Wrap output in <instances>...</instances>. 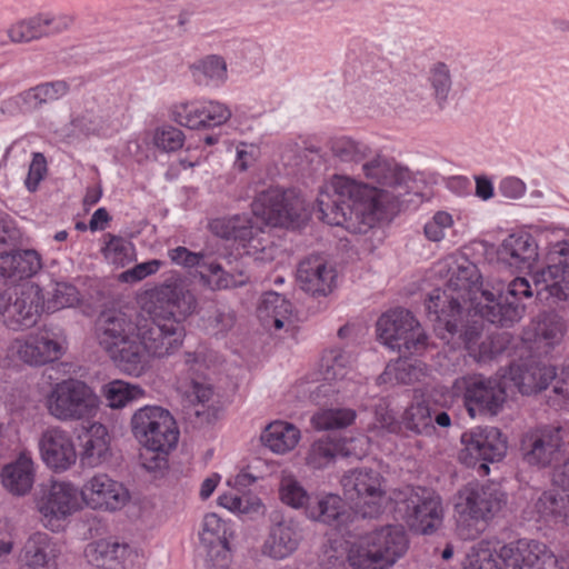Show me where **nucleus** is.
<instances>
[{
  "label": "nucleus",
  "mask_w": 569,
  "mask_h": 569,
  "mask_svg": "<svg viewBox=\"0 0 569 569\" xmlns=\"http://www.w3.org/2000/svg\"><path fill=\"white\" fill-rule=\"evenodd\" d=\"M462 448L459 461L468 468L477 469L480 476L490 472L489 465L501 461L508 450V439L492 426H478L465 431L460 438Z\"/></svg>",
  "instance_id": "7"
},
{
  "label": "nucleus",
  "mask_w": 569,
  "mask_h": 569,
  "mask_svg": "<svg viewBox=\"0 0 569 569\" xmlns=\"http://www.w3.org/2000/svg\"><path fill=\"white\" fill-rule=\"evenodd\" d=\"M509 376L519 391L527 396L547 389L555 380L553 395L548 397L547 403L556 410L569 409V365L563 366L558 375L555 366L530 357L519 363H511Z\"/></svg>",
  "instance_id": "6"
},
{
  "label": "nucleus",
  "mask_w": 569,
  "mask_h": 569,
  "mask_svg": "<svg viewBox=\"0 0 569 569\" xmlns=\"http://www.w3.org/2000/svg\"><path fill=\"white\" fill-rule=\"evenodd\" d=\"M498 558L509 569H556L557 557L541 541L518 539L503 545Z\"/></svg>",
  "instance_id": "19"
},
{
  "label": "nucleus",
  "mask_w": 569,
  "mask_h": 569,
  "mask_svg": "<svg viewBox=\"0 0 569 569\" xmlns=\"http://www.w3.org/2000/svg\"><path fill=\"white\" fill-rule=\"evenodd\" d=\"M452 226L453 219L449 212L437 211L425 224L423 233L428 240L439 242L445 238L446 230L452 228Z\"/></svg>",
  "instance_id": "56"
},
{
  "label": "nucleus",
  "mask_w": 569,
  "mask_h": 569,
  "mask_svg": "<svg viewBox=\"0 0 569 569\" xmlns=\"http://www.w3.org/2000/svg\"><path fill=\"white\" fill-rule=\"evenodd\" d=\"M131 432L138 442L151 451L174 449L179 440V428L168 409L160 406H144L131 417Z\"/></svg>",
  "instance_id": "8"
},
{
  "label": "nucleus",
  "mask_w": 569,
  "mask_h": 569,
  "mask_svg": "<svg viewBox=\"0 0 569 569\" xmlns=\"http://www.w3.org/2000/svg\"><path fill=\"white\" fill-rule=\"evenodd\" d=\"M498 553L499 551H492L490 548L483 547L482 543L472 547L467 555L463 569H509L498 558Z\"/></svg>",
  "instance_id": "53"
},
{
  "label": "nucleus",
  "mask_w": 569,
  "mask_h": 569,
  "mask_svg": "<svg viewBox=\"0 0 569 569\" xmlns=\"http://www.w3.org/2000/svg\"><path fill=\"white\" fill-rule=\"evenodd\" d=\"M332 154L342 162H360L368 157L370 148L349 137L333 138L329 142Z\"/></svg>",
  "instance_id": "47"
},
{
  "label": "nucleus",
  "mask_w": 569,
  "mask_h": 569,
  "mask_svg": "<svg viewBox=\"0 0 569 569\" xmlns=\"http://www.w3.org/2000/svg\"><path fill=\"white\" fill-rule=\"evenodd\" d=\"M209 227L217 237L233 240L242 247L250 246L251 241L261 232V228L248 214L213 219Z\"/></svg>",
  "instance_id": "34"
},
{
  "label": "nucleus",
  "mask_w": 569,
  "mask_h": 569,
  "mask_svg": "<svg viewBox=\"0 0 569 569\" xmlns=\"http://www.w3.org/2000/svg\"><path fill=\"white\" fill-rule=\"evenodd\" d=\"M43 289L39 286H31L28 291H22L4 313V325L13 331L26 330L33 327L43 312Z\"/></svg>",
  "instance_id": "31"
},
{
  "label": "nucleus",
  "mask_w": 569,
  "mask_h": 569,
  "mask_svg": "<svg viewBox=\"0 0 569 569\" xmlns=\"http://www.w3.org/2000/svg\"><path fill=\"white\" fill-rule=\"evenodd\" d=\"M43 462L54 471L69 469L77 460V451L70 435L53 428L42 433L39 443Z\"/></svg>",
  "instance_id": "29"
},
{
  "label": "nucleus",
  "mask_w": 569,
  "mask_h": 569,
  "mask_svg": "<svg viewBox=\"0 0 569 569\" xmlns=\"http://www.w3.org/2000/svg\"><path fill=\"white\" fill-rule=\"evenodd\" d=\"M82 451L80 461L83 466L97 467L107 460L110 452V439L104 425L92 423L82 436H79Z\"/></svg>",
  "instance_id": "36"
},
{
  "label": "nucleus",
  "mask_w": 569,
  "mask_h": 569,
  "mask_svg": "<svg viewBox=\"0 0 569 569\" xmlns=\"http://www.w3.org/2000/svg\"><path fill=\"white\" fill-rule=\"evenodd\" d=\"M163 262L158 259H152L146 262L136 264L133 268L123 272L122 277L126 281L137 282L141 281L148 276L156 273Z\"/></svg>",
  "instance_id": "62"
},
{
  "label": "nucleus",
  "mask_w": 569,
  "mask_h": 569,
  "mask_svg": "<svg viewBox=\"0 0 569 569\" xmlns=\"http://www.w3.org/2000/svg\"><path fill=\"white\" fill-rule=\"evenodd\" d=\"M428 82L432 89V97L440 109H443L452 88L450 69L447 63H433L428 73Z\"/></svg>",
  "instance_id": "45"
},
{
  "label": "nucleus",
  "mask_w": 569,
  "mask_h": 569,
  "mask_svg": "<svg viewBox=\"0 0 569 569\" xmlns=\"http://www.w3.org/2000/svg\"><path fill=\"white\" fill-rule=\"evenodd\" d=\"M299 439V429L283 421L271 422L261 433L262 443L276 453H284L293 449Z\"/></svg>",
  "instance_id": "38"
},
{
  "label": "nucleus",
  "mask_w": 569,
  "mask_h": 569,
  "mask_svg": "<svg viewBox=\"0 0 569 569\" xmlns=\"http://www.w3.org/2000/svg\"><path fill=\"white\" fill-rule=\"evenodd\" d=\"M566 331L563 319L553 311L540 312L532 321L533 340L551 347L558 343Z\"/></svg>",
  "instance_id": "40"
},
{
  "label": "nucleus",
  "mask_w": 569,
  "mask_h": 569,
  "mask_svg": "<svg viewBox=\"0 0 569 569\" xmlns=\"http://www.w3.org/2000/svg\"><path fill=\"white\" fill-rule=\"evenodd\" d=\"M301 540V529L296 520L274 515L271 517L261 552L273 560H283L298 550Z\"/></svg>",
  "instance_id": "25"
},
{
  "label": "nucleus",
  "mask_w": 569,
  "mask_h": 569,
  "mask_svg": "<svg viewBox=\"0 0 569 569\" xmlns=\"http://www.w3.org/2000/svg\"><path fill=\"white\" fill-rule=\"evenodd\" d=\"M409 528L421 535L433 533L442 523L441 497L431 488L415 487L400 503Z\"/></svg>",
  "instance_id": "14"
},
{
  "label": "nucleus",
  "mask_w": 569,
  "mask_h": 569,
  "mask_svg": "<svg viewBox=\"0 0 569 569\" xmlns=\"http://www.w3.org/2000/svg\"><path fill=\"white\" fill-rule=\"evenodd\" d=\"M17 355L24 363L33 367L59 360L64 349L53 328L43 326L23 339H17Z\"/></svg>",
  "instance_id": "21"
},
{
  "label": "nucleus",
  "mask_w": 569,
  "mask_h": 569,
  "mask_svg": "<svg viewBox=\"0 0 569 569\" xmlns=\"http://www.w3.org/2000/svg\"><path fill=\"white\" fill-rule=\"evenodd\" d=\"M362 170L367 179L378 184L393 186L399 183V177L393 164L382 157L378 156L363 163Z\"/></svg>",
  "instance_id": "51"
},
{
  "label": "nucleus",
  "mask_w": 569,
  "mask_h": 569,
  "mask_svg": "<svg viewBox=\"0 0 569 569\" xmlns=\"http://www.w3.org/2000/svg\"><path fill=\"white\" fill-rule=\"evenodd\" d=\"M97 401V397L84 382L69 379L54 386L47 398V407L53 417L66 421L93 416Z\"/></svg>",
  "instance_id": "11"
},
{
  "label": "nucleus",
  "mask_w": 569,
  "mask_h": 569,
  "mask_svg": "<svg viewBox=\"0 0 569 569\" xmlns=\"http://www.w3.org/2000/svg\"><path fill=\"white\" fill-rule=\"evenodd\" d=\"M236 323V313L227 307L216 308L208 317V327L213 330V335L227 333Z\"/></svg>",
  "instance_id": "60"
},
{
  "label": "nucleus",
  "mask_w": 569,
  "mask_h": 569,
  "mask_svg": "<svg viewBox=\"0 0 569 569\" xmlns=\"http://www.w3.org/2000/svg\"><path fill=\"white\" fill-rule=\"evenodd\" d=\"M59 545L46 532H34L24 542L19 562L26 569H57Z\"/></svg>",
  "instance_id": "30"
},
{
  "label": "nucleus",
  "mask_w": 569,
  "mask_h": 569,
  "mask_svg": "<svg viewBox=\"0 0 569 569\" xmlns=\"http://www.w3.org/2000/svg\"><path fill=\"white\" fill-rule=\"evenodd\" d=\"M509 343L507 333H492L487 336L479 345L478 357L481 360H491L501 355Z\"/></svg>",
  "instance_id": "57"
},
{
  "label": "nucleus",
  "mask_w": 569,
  "mask_h": 569,
  "mask_svg": "<svg viewBox=\"0 0 569 569\" xmlns=\"http://www.w3.org/2000/svg\"><path fill=\"white\" fill-rule=\"evenodd\" d=\"M142 395L143 390L139 386L122 380L111 381L104 387V397L108 406L114 409L127 406V403Z\"/></svg>",
  "instance_id": "49"
},
{
  "label": "nucleus",
  "mask_w": 569,
  "mask_h": 569,
  "mask_svg": "<svg viewBox=\"0 0 569 569\" xmlns=\"http://www.w3.org/2000/svg\"><path fill=\"white\" fill-rule=\"evenodd\" d=\"M80 292L78 288L68 282H54L51 289L43 292L40 305H43V312L52 313L64 308L74 307L80 302Z\"/></svg>",
  "instance_id": "41"
},
{
  "label": "nucleus",
  "mask_w": 569,
  "mask_h": 569,
  "mask_svg": "<svg viewBox=\"0 0 569 569\" xmlns=\"http://www.w3.org/2000/svg\"><path fill=\"white\" fill-rule=\"evenodd\" d=\"M47 171L48 167L46 157L41 152H34L24 180V186L28 191L36 192L38 190L39 183L46 177Z\"/></svg>",
  "instance_id": "59"
},
{
  "label": "nucleus",
  "mask_w": 569,
  "mask_h": 569,
  "mask_svg": "<svg viewBox=\"0 0 569 569\" xmlns=\"http://www.w3.org/2000/svg\"><path fill=\"white\" fill-rule=\"evenodd\" d=\"M561 432V427L545 426L525 433L520 442L523 461L537 467L551 465L563 446Z\"/></svg>",
  "instance_id": "24"
},
{
  "label": "nucleus",
  "mask_w": 569,
  "mask_h": 569,
  "mask_svg": "<svg viewBox=\"0 0 569 569\" xmlns=\"http://www.w3.org/2000/svg\"><path fill=\"white\" fill-rule=\"evenodd\" d=\"M463 312L465 307H460L459 315H457V317H452V319H455V331L451 330L452 332H446L447 335H442L436 329V321H431L433 323V331L439 339L446 341L447 343H451L452 347L463 346V348L470 353L478 355L479 345L483 340V320H489L479 313L480 319H472L465 322ZM447 318L450 319L451 316H448Z\"/></svg>",
  "instance_id": "32"
},
{
  "label": "nucleus",
  "mask_w": 569,
  "mask_h": 569,
  "mask_svg": "<svg viewBox=\"0 0 569 569\" xmlns=\"http://www.w3.org/2000/svg\"><path fill=\"white\" fill-rule=\"evenodd\" d=\"M550 263L542 270V287L537 281V299H552V303L569 302V242L558 243L549 254Z\"/></svg>",
  "instance_id": "20"
},
{
  "label": "nucleus",
  "mask_w": 569,
  "mask_h": 569,
  "mask_svg": "<svg viewBox=\"0 0 569 569\" xmlns=\"http://www.w3.org/2000/svg\"><path fill=\"white\" fill-rule=\"evenodd\" d=\"M79 493L89 508L104 511L120 510L130 499L129 490L107 473L92 476Z\"/></svg>",
  "instance_id": "22"
},
{
  "label": "nucleus",
  "mask_w": 569,
  "mask_h": 569,
  "mask_svg": "<svg viewBox=\"0 0 569 569\" xmlns=\"http://www.w3.org/2000/svg\"><path fill=\"white\" fill-rule=\"evenodd\" d=\"M44 31L48 32V37L59 34L68 30L73 23V18L68 14H52L44 12Z\"/></svg>",
  "instance_id": "63"
},
{
  "label": "nucleus",
  "mask_w": 569,
  "mask_h": 569,
  "mask_svg": "<svg viewBox=\"0 0 569 569\" xmlns=\"http://www.w3.org/2000/svg\"><path fill=\"white\" fill-rule=\"evenodd\" d=\"M409 540L401 526L388 525L359 536L348 553L355 569H388L401 558Z\"/></svg>",
  "instance_id": "4"
},
{
  "label": "nucleus",
  "mask_w": 569,
  "mask_h": 569,
  "mask_svg": "<svg viewBox=\"0 0 569 569\" xmlns=\"http://www.w3.org/2000/svg\"><path fill=\"white\" fill-rule=\"evenodd\" d=\"M316 495L317 493H309L302 485L293 478L283 479L279 489L280 500L293 509H303L306 516L307 509L312 505Z\"/></svg>",
  "instance_id": "46"
},
{
  "label": "nucleus",
  "mask_w": 569,
  "mask_h": 569,
  "mask_svg": "<svg viewBox=\"0 0 569 569\" xmlns=\"http://www.w3.org/2000/svg\"><path fill=\"white\" fill-rule=\"evenodd\" d=\"M168 256L171 262L177 266L187 269L199 267L207 271L208 273L203 271L200 272V279L203 284L212 290H226L241 287L248 280L242 273H239L237 277L224 271L218 262H204V254L202 252H193L182 246L170 249Z\"/></svg>",
  "instance_id": "18"
},
{
  "label": "nucleus",
  "mask_w": 569,
  "mask_h": 569,
  "mask_svg": "<svg viewBox=\"0 0 569 569\" xmlns=\"http://www.w3.org/2000/svg\"><path fill=\"white\" fill-rule=\"evenodd\" d=\"M226 523L216 513H207L202 521V531L199 533L200 543L208 553L214 549L229 550V542L226 538Z\"/></svg>",
  "instance_id": "43"
},
{
  "label": "nucleus",
  "mask_w": 569,
  "mask_h": 569,
  "mask_svg": "<svg viewBox=\"0 0 569 569\" xmlns=\"http://www.w3.org/2000/svg\"><path fill=\"white\" fill-rule=\"evenodd\" d=\"M139 325L131 316L119 311L101 312L96 335L99 347L121 372L139 377L143 348L138 339Z\"/></svg>",
  "instance_id": "3"
},
{
  "label": "nucleus",
  "mask_w": 569,
  "mask_h": 569,
  "mask_svg": "<svg viewBox=\"0 0 569 569\" xmlns=\"http://www.w3.org/2000/svg\"><path fill=\"white\" fill-rule=\"evenodd\" d=\"M382 481L381 473L371 468H356L342 477L343 492L360 509L361 520L381 513L386 495Z\"/></svg>",
  "instance_id": "12"
},
{
  "label": "nucleus",
  "mask_w": 569,
  "mask_h": 569,
  "mask_svg": "<svg viewBox=\"0 0 569 569\" xmlns=\"http://www.w3.org/2000/svg\"><path fill=\"white\" fill-rule=\"evenodd\" d=\"M481 273L472 261L461 257L456 266L450 268V277L446 288H436L425 301V308L430 321H436V329L442 335L455 331V319L460 307L469 303L490 323L499 327H511L518 322L526 310L523 298L532 297V289L526 278L517 277L498 295L482 289Z\"/></svg>",
  "instance_id": "1"
},
{
  "label": "nucleus",
  "mask_w": 569,
  "mask_h": 569,
  "mask_svg": "<svg viewBox=\"0 0 569 569\" xmlns=\"http://www.w3.org/2000/svg\"><path fill=\"white\" fill-rule=\"evenodd\" d=\"M2 486L13 496L22 497L30 492L34 483V463L27 453L6 465L0 473Z\"/></svg>",
  "instance_id": "35"
},
{
  "label": "nucleus",
  "mask_w": 569,
  "mask_h": 569,
  "mask_svg": "<svg viewBox=\"0 0 569 569\" xmlns=\"http://www.w3.org/2000/svg\"><path fill=\"white\" fill-rule=\"evenodd\" d=\"M43 20L44 13H39L13 24L9 29V38L12 42L21 43L48 37V32L44 31Z\"/></svg>",
  "instance_id": "48"
},
{
  "label": "nucleus",
  "mask_w": 569,
  "mask_h": 569,
  "mask_svg": "<svg viewBox=\"0 0 569 569\" xmlns=\"http://www.w3.org/2000/svg\"><path fill=\"white\" fill-rule=\"evenodd\" d=\"M376 331L383 345L403 355L421 353L427 348L425 330L412 312L403 308L382 313L376 323Z\"/></svg>",
  "instance_id": "9"
},
{
  "label": "nucleus",
  "mask_w": 569,
  "mask_h": 569,
  "mask_svg": "<svg viewBox=\"0 0 569 569\" xmlns=\"http://www.w3.org/2000/svg\"><path fill=\"white\" fill-rule=\"evenodd\" d=\"M337 272L320 256H311L299 262L297 282L301 290L312 297H326L336 286Z\"/></svg>",
  "instance_id": "28"
},
{
  "label": "nucleus",
  "mask_w": 569,
  "mask_h": 569,
  "mask_svg": "<svg viewBox=\"0 0 569 569\" xmlns=\"http://www.w3.org/2000/svg\"><path fill=\"white\" fill-rule=\"evenodd\" d=\"M318 218L330 226L362 233L373 227L381 210L379 189L346 176H335L317 197Z\"/></svg>",
  "instance_id": "2"
},
{
  "label": "nucleus",
  "mask_w": 569,
  "mask_h": 569,
  "mask_svg": "<svg viewBox=\"0 0 569 569\" xmlns=\"http://www.w3.org/2000/svg\"><path fill=\"white\" fill-rule=\"evenodd\" d=\"M507 503V496L496 482H469L458 491L455 509L466 539H475Z\"/></svg>",
  "instance_id": "5"
},
{
  "label": "nucleus",
  "mask_w": 569,
  "mask_h": 569,
  "mask_svg": "<svg viewBox=\"0 0 569 569\" xmlns=\"http://www.w3.org/2000/svg\"><path fill=\"white\" fill-rule=\"evenodd\" d=\"M173 449H163L162 451H151L144 449L140 455L142 467L149 472L162 473L168 469V456Z\"/></svg>",
  "instance_id": "61"
},
{
  "label": "nucleus",
  "mask_w": 569,
  "mask_h": 569,
  "mask_svg": "<svg viewBox=\"0 0 569 569\" xmlns=\"http://www.w3.org/2000/svg\"><path fill=\"white\" fill-rule=\"evenodd\" d=\"M151 307L149 312L156 319L174 321L183 326V321L197 308V299L181 279H168L148 291Z\"/></svg>",
  "instance_id": "10"
},
{
  "label": "nucleus",
  "mask_w": 569,
  "mask_h": 569,
  "mask_svg": "<svg viewBox=\"0 0 569 569\" xmlns=\"http://www.w3.org/2000/svg\"><path fill=\"white\" fill-rule=\"evenodd\" d=\"M41 269V258L36 250H13L0 253V276L9 284L31 278Z\"/></svg>",
  "instance_id": "33"
},
{
  "label": "nucleus",
  "mask_w": 569,
  "mask_h": 569,
  "mask_svg": "<svg viewBox=\"0 0 569 569\" xmlns=\"http://www.w3.org/2000/svg\"><path fill=\"white\" fill-rule=\"evenodd\" d=\"M184 336L183 326L151 316V321L138 327V339L142 350L141 373L148 365L150 356L162 358L174 352L181 345Z\"/></svg>",
  "instance_id": "16"
},
{
  "label": "nucleus",
  "mask_w": 569,
  "mask_h": 569,
  "mask_svg": "<svg viewBox=\"0 0 569 569\" xmlns=\"http://www.w3.org/2000/svg\"><path fill=\"white\" fill-rule=\"evenodd\" d=\"M357 413L353 409H329L312 417V422L318 430L342 429L352 425Z\"/></svg>",
  "instance_id": "50"
},
{
  "label": "nucleus",
  "mask_w": 569,
  "mask_h": 569,
  "mask_svg": "<svg viewBox=\"0 0 569 569\" xmlns=\"http://www.w3.org/2000/svg\"><path fill=\"white\" fill-rule=\"evenodd\" d=\"M172 118L188 129L207 130L224 124L231 118V111L218 101H190L176 104Z\"/></svg>",
  "instance_id": "23"
},
{
  "label": "nucleus",
  "mask_w": 569,
  "mask_h": 569,
  "mask_svg": "<svg viewBox=\"0 0 569 569\" xmlns=\"http://www.w3.org/2000/svg\"><path fill=\"white\" fill-rule=\"evenodd\" d=\"M33 88L38 93L39 99H41L42 106L59 100L70 90L69 83L64 80L41 82Z\"/></svg>",
  "instance_id": "58"
},
{
  "label": "nucleus",
  "mask_w": 569,
  "mask_h": 569,
  "mask_svg": "<svg viewBox=\"0 0 569 569\" xmlns=\"http://www.w3.org/2000/svg\"><path fill=\"white\" fill-rule=\"evenodd\" d=\"M538 244L532 234H509L497 249V261L511 272L532 270L538 259Z\"/></svg>",
  "instance_id": "27"
},
{
  "label": "nucleus",
  "mask_w": 569,
  "mask_h": 569,
  "mask_svg": "<svg viewBox=\"0 0 569 569\" xmlns=\"http://www.w3.org/2000/svg\"><path fill=\"white\" fill-rule=\"evenodd\" d=\"M194 80L200 86H218L227 79V64L223 58L211 54L192 67Z\"/></svg>",
  "instance_id": "42"
},
{
  "label": "nucleus",
  "mask_w": 569,
  "mask_h": 569,
  "mask_svg": "<svg viewBox=\"0 0 569 569\" xmlns=\"http://www.w3.org/2000/svg\"><path fill=\"white\" fill-rule=\"evenodd\" d=\"M37 508L47 520V526L56 530V522L67 519L79 508V490L66 481H51L42 485L37 498Z\"/></svg>",
  "instance_id": "17"
},
{
  "label": "nucleus",
  "mask_w": 569,
  "mask_h": 569,
  "mask_svg": "<svg viewBox=\"0 0 569 569\" xmlns=\"http://www.w3.org/2000/svg\"><path fill=\"white\" fill-rule=\"evenodd\" d=\"M307 518L348 535H351V525L361 520L358 512L351 511L346 501L335 493H317L307 509Z\"/></svg>",
  "instance_id": "26"
},
{
  "label": "nucleus",
  "mask_w": 569,
  "mask_h": 569,
  "mask_svg": "<svg viewBox=\"0 0 569 569\" xmlns=\"http://www.w3.org/2000/svg\"><path fill=\"white\" fill-rule=\"evenodd\" d=\"M109 240L101 249L104 258L114 264L124 266L130 261L131 243L120 236L107 233Z\"/></svg>",
  "instance_id": "54"
},
{
  "label": "nucleus",
  "mask_w": 569,
  "mask_h": 569,
  "mask_svg": "<svg viewBox=\"0 0 569 569\" xmlns=\"http://www.w3.org/2000/svg\"><path fill=\"white\" fill-rule=\"evenodd\" d=\"M455 388L461 391L463 405L471 418L497 415L506 400V390L501 383L481 375L457 379Z\"/></svg>",
  "instance_id": "13"
},
{
  "label": "nucleus",
  "mask_w": 569,
  "mask_h": 569,
  "mask_svg": "<svg viewBox=\"0 0 569 569\" xmlns=\"http://www.w3.org/2000/svg\"><path fill=\"white\" fill-rule=\"evenodd\" d=\"M535 509L545 521L569 526V491H543L535 502Z\"/></svg>",
  "instance_id": "37"
},
{
  "label": "nucleus",
  "mask_w": 569,
  "mask_h": 569,
  "mask_svg": "<svg viewBox=\"0 0 569 569\" xmlns=\"http://www.w3.org/2000/svg\"><path fill=\"white\" fill-rule=\"evenodd\" d=\"M251 210L266 224L289 228L299 223L302 206L292 192L270 188L254 198Z\"/></svg>",
  "instance_id": "15"
},
{
  "label": "nucleus",
  "mask_w": 569,
  "mask_h": 569,
  "mask_svg": "<svg viewBox=\"0 0 569 569\" xmlns=\"http://www.w3.org/2000/svg\"><path fill=\"white\" fill-rule=\"evenodd\" d=\"M402 423L407 430L422 433L432 428V409L425 402L412 403L403 411Z\"/></svg>",
  "instance_id": "52"
},
{
  "label": "nucleus",
  "mask_w": 569,
  "mask_h": 569,
  "mask_svg": "<svg viewBox=\"0 0 569 569\" xmlns=\"http://www.w3.org/2000/svg\"><path fill=\"white\" fill-rule=\"evenodd\" d=\"M348 456L339 441L319 439L315 441L307 455L306 461L310 468L323 469L335 461L338 455Z\"/></svg>",
  "instance_id": "44"
},
{
  "label": "nucleus",
  "mask_w": 569,
  "mask_h": 569,
  "mask_svg": "<svg viewBox=\"0 0 569 569\" xmlns=\"http://www.w3.org/2000/svg\"><path fill=\"white\" fill-rule=\"evenodd\" d=\"M293 311L290 300L284 296L269 291L263 293L258 307L259 317L267 323L271 322L274 329L280 330Z\"/></svg>",
  "instance_id": "39"
},
{
  "label": "nucleus",
  "mask_w": 569,
  "mask_h": 569,
  "mask_svg": "<svg viewBox=\"0 0 569 569\" xmlns=\"http://www.w3.org/2000/svg\"><path fill=\"white\" fill-rule=\"evenodd\" d=\"M184 139L183 132L172 126L158 128L153 138L156 147L166 152H174L181 149Z\"/></svg>",
  "instance_id": "55"
},
{
  "label": "nucleus",
  "mask_w": 569,
  "mask_h": 569,
  "mask_svg": "<svg viewBox=\"0 0 569 569\" xmlns=\"http://www.w3.org/2000/svg\"><path fill=\"white\" fill-rule=\"evenodd\" d=\"M498 190L506 198L518 199L523 196L526 184L519 178L507 177L500 181Z\"/></svg>",
  "instance_id": "64"
}]
</instances>
